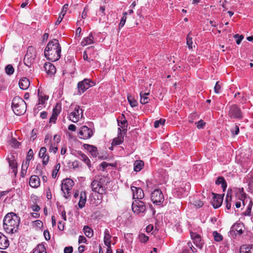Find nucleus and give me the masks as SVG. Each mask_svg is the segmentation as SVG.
I'll list each match as a JSON object with an SVG mask.
<instances>
[{"label":"nucleus","instance_id":"864d4df0","mask_svg":"<svg viewBox=\"0 0 253 253\" xmlns=\"http://www.w3.org/2000/svg\"><path fill=\"white\" fill-rule=\"evenodd\" d=\"M231 132L232 134L237 135L239 132V127L237 126H235L234 127L231 128Z\"/></svg>","mask_w":253,"mask_h":253},{"label":"nucleus","instance_id":"a18cd8bd","mask_svg":"<svg viewBox=\"0 0 253 253\" xmlns=\"http://www.w3.org/2000/svg\"><path fill=\"white\" fill-rule=\"evenodd\" d=\"M105 6H100L98 11H97V14L99 16L103 17L105 15Z\"/></svg>","mask_w":253,"mask_h":253},{"label":"nucleus","instance_id":"4c0bfd02","mask_svg":"<svg viewBox=\"0 0 253 253\" xmlns=\"http://www.w3.org/2000/svg\"><path fill=\"white\" fill-rule=\"evenodd\" d=\"M86 49H89V52H87V54L91 58V60H93V58L95 57V54L96 51L94 50V47L93 46H90L86 48Z\"/></svg>","mask_w":253,"mask_h":253},{"label":"nucleus","instance_id":"e2e57ef3","mask_svg":"<svg viewBox=\"0 0 253 253\" xmlns=\"http://www.w3.org/2000/svg\"><path fill=\"white\" fill-rule=\"evenodd\" d=\"M50 139H51V136L49 135H46L45 136L44 142L45 143H46L47 145L50 143Z\"/></svg>","mask_w":253,"mask_h":253},{"label":"nucleus","instance_id":"5fc2aeb1","mask_svg":"<svg viewBox=\"0 0 253 253\" xmlns=\"http://www.w3.org/2000/svg\"><path fill=\"white\" fill-rule=\"evenodd\" d=\"M220 85L219 84V82H217L214 87V90L215 93H219L220 92Z\"/></svg>","mask_w":253,"mask_h":253},{"label":"nucleus","instance_id":"680f3d73","mask_svg":"<svg viewBox=\"0 0 253 253\" xmlns=\"http://www.w3.org/2000/svg\"><path fill=\"white\" fill-rule=\"evenodd\" d=\"M47 99V98H46V96H44V97H42V96H39V104H42L44 103V101L45 100Z\"/></svg>","mask_w":253,"mask_h":253},{"label":"nucleus","instance_id":"6ab92c4d","mask_svg":"<svg viewBox=\"0 0 253 253\" xmlns=\"http://www.w3.org/2000/svg\"><path fill=\"white\" fill-rule=\"evenodd\" d=\"M29 184L33 188L38 187L40 184L39 177L37 175L31 176L29 180Z\"/></svg>","mask_w":253,"mask_h":253},{"label":"nucleus","instance_id":"a878e982","mask_svg":"<svg viewBox=\"0 0 253 253\" xmlns=\"http://www.w3.org/2000/svg\"><path fill=\"white\" fill-rule=\"evenodd\" d=\"M111 236L108 229H106L104 231V242L106 246L111 245Z\"/></svg>","mask_w":253,"mask_h":253},{"label":"nucleus","instance_id":"39448f33","mask_svg":"<svg viewBox=\"0 0 253 253\" xmlns=\"http://www.w3.org/2000/svg\"><path fill=\"white\" fill-rule=\"evenodd\" d=\"M36 57V50L33 46H29L27 48V53L24 58V62L25 65L28 67L31 66L34 63Z\"/></svg>","mask_w":253,"mask_h":253},{"label":"nucleus","instance_id":"9b49d317","mask_svg":"<svg viewBox=\"0 0 253 253\" xmlns=\"http://www.w3.org/2000/svg\"><path fill=\"white\" fill-rule=\"evenodd\" d=\"M92 135L93 131L92 129L86 126H82L79 132V137L81 139H89L92 136Z\"/></svg>","mask_w":253,"mask_h":253},{"label":"nucleus","instance_id":"bf43d9fd","mask_svg":"<svg viewBox=\"0 0 253 253\" xmlns=\"http://www.w3.org/2000/svg\"><path fill=\"white\" fill-rule=\"evenodd\" d=\"M11 143L13 146H14L15 147H18L20 145V143L18 141H17V140L15 139H12L11 140Z\"/></svg>","mask_w":253,"mask_h":253},{"label":"nucleus","instance_id":"cd10ccee","mask_svg":"<svg viewBox=\"0 0 253 253\" xmlns=\"http://www.w3.org/2000/svg\"><path fill=\"white\" fill-rule=\"evenodd\" d=\"M215 184L216 185H221V187L223 189V191H224L227 187V183L226 182L223 176H219L217 178V180L215 181Z\"/></svg>","mask_w":253,"mask_h":253},{"label":"nucleus","instance_id":"6e6d98bb","mask_svg":"<svg viewBox=\"0 0 253 253\" xmlns=\"http://www.w3.org/2000/svg\"><path fill=\"white\" fill-rule=\"evenodd\" d=\"M248 185L251 188H253V175H251L249 178H248Z\"/></svg>","mask_w":253,"mask_h":253},{"label":"nucleus","instance_id":"4be33fe9","mask_svg":"<svg viewBox=\"0 0 253 253\" xmlns=\"http://www.w3.org/2000/svg\"><path fill=\"white\" fill-rule=\"evenodd\" d=\"M86 201V195L84 191L81 192L80 195V201L78 203V206L80 209H82L85 206Z\"/></svg>","mask_w":253,"mask_h":253},{"label":"nucleus","instance_id":"72a5a7b5","mask_svg":"<svg viewBox=\"0 0 253 253\" xmlns=\"http://www.w3.org/2000/svg\"><path fill=\"white\" fill-rule=\"evenodd\" d=\"M144 163L142 161H136L134 163V170L135 171H140L143 168Z\"/></svg>","mask_w":253,"mask_h":253},{"label":"nucleus","instance_id":"2eb2a0df","mask_svg":"<svg viewBox=\"0 0 253 253\" xmlns=\"http://www.w3.org/2000/svg\"><path fill=\"white\" fill-rule=\"evenodd\" d=\"M212 194L213 195V197L211 204L214 209H217L221 205L223 197L221 195L215 194L213 193H212Z\"/></svg>","mask_w":253,"mask_h":253},{"label":"nucleus","instance_id":"69168bd1","mask_svg":"<svg viewBox=\"0 0 253 253\" xmlns=\"http://www.w3.org/2000/svg\"><path fill=\"white\" fill-rule=\"evenodd\" d=\"M64 16H62L61 14H59L58 18L57 19V20L55 22V25H59L61 23V22L62 21Z\"/></svg>","mask_w":253,"mask_h":253},{"label":"nucleus","instance_id":"393cba45","mask_svg":"<svg viewBox=\"0 0 253 253\" xmlns=\"http://www.w3.org/2000/svg\"><path fill=\"white\" fill-rule=\"evenodd\" d=\"M192 238L193 240L194 243L196 246L200 249L202 248V243H201V237L196 234H191Z\"/></svg>","mask_w":253,"mask_h":253},{"label":"nucleus","instance_id":"7ed1b4c3","mask_svg":"<svg viewBox=\"0 0 253 253\" xmlns=\"http://www.w3.org/2000/svg\"><path fill=\"white\" fill-rule=\"evenodd\" d=\"M12 108L16 115L23 114L26 109V104L24 100L20 97H15L12 102Z\"/></svg>","mask_w":253,"mask_h":253},{"label":"nucleus","instance_id":"dca6fc26","mask_svg":"<svg viewBox=\"0 0 253 253\" xmlns=\"http://www.w3.org/2000/svg\"><path fill=\"white\" fill-rule=\"evenodd\" d=\"M46 148L45 147H42L40 150L39 156L41 158H42V164L44 165H46L49 161V157L46 154Z\"/></svg>","mask_w":253,"mask_h":253},{"label":"nucleus","instance_id":"0e129e2a","mask_svg":"<svg viewBox=\"0 0 253 253\" xmlns=\"http://www.w3.org/2000/svg\"><path fill=\"white\" fill-rule=\"evenodd\" d=\"M86 238L84 236H79V241H78L79 244H81L82 243H84L86 242Z\"/></svg>","mask_w":253,"mask_h":253},{"label":"nucleus","instance_id":"412c9836","mask_svg":"<svg viewBox=\"0 0 253 253\" xmlns=\"http://www.w3.org/2000/svg\"><path fill=\"white\" fill-rule=\"evenodd\" d=\"M118 130L120 131V133L118 135V136L117 137L115 138L112 142V146H116L118 145H119L124 141V136L123 134L121 133V129L119 127L118 128Z\"/></svg>","mask_w":253,"mask_h":253},{"label":"nucleus","instance_id":"bb28decb","mask_svg":"<svg viewBox=\"0 0 253 253\" xmlns=\"http://www.w3.org/2000/svg\"><path fill=\"white\" fill-rule=\"evenodd\" d=\"M150 94L149 92H143V91H141L140 92V103L142 104H145L148 103L150 99L147 96Z\"/></svg>","mask_w":253,"mask_h":253},{"label":"nucleus","instance_id":"f03ea898","mask_svg":"<svg viewBox=\"0 0 253 253\" xmlns=\"http://www.w3.org/2000/svg\"><path fill=\"white\" fill-rule=\"evenodd\" d=\"M19 223L20 218L15 213H8L3 220V229L7 233L13 234L17 232Z\"/></svg>","mask_w":253,"mask_h":253},{"label":"nucleus","instance_id":"37998d69","mask_svg":"<svg viewBox=\"0 0 253 253\" xmlns=\"http://www.w3.org/2000/svg\"><path fill=\"white\" fill-rule=\"evenodd\" d=\"M186 43L188 45L189 49L192 48V44H193V42H192V39L191 37H190L189 34L187 36L186 39Z\"/></svg>","mask_w":253,"mask_h":253},{"label":"nucleus","instance_id":"aec40b11","mask_svg":"<svg viewBox=\"0 0 253 253\" xmlns=\"http://www.w3.org/2000/svg\"><path fill=\"white\" fill-rule=\"evenodd\" d=\"M30 81L26 78H21L19 82V85L22 89H27L30 85Z\"/></svg>","mask_w":253,"mask_h":253},{"label":"nucleus","instance_id":"b1692460","mask_svg":"<svg viewBox=\"0 0 253 253\" xmlns=\"http://www.w3.org/2000/svg\"><path fill=\"white\" fill-rule=\"evenodd\" d=\"M94 42V38L93 37L92 34L90 33L89 36L86 38H84L82 42H81V44L83 46H86L88 44L93 43Z\"/></svg>","mask_w":253,"mask_h":253},{"label":"nucleus","instance_id":"338daca9","mask_svg":"<svg viewBox=\"0 0 253 253\" xmlns=\"http://www.w3.org/2000/svg\"><path fill=\"white\" fill-rule=\"evenodd\" d=\"M251 208H252V205L251 204H250L248 206V209L247 210V211L245 212L244 213V214L245 215H249L250 214V213L251 212Z\"/></svg>","mask_w":253,"mask_h":253},{"label":"nucleus","instance_id":"c03bdc74","mask_svg":"<svg viewBox=\"0 0 253 253\" xmlns=\"http://www.w3.org/2000/svg\"><path fill=\"white\" fill-rule=\"evenodd\" d=\"M127 13L126 12H125L123 13L124 15H123V17L122 18L119 24L120 28H122L124 26V25L126 23V15L127 14Z\"/></svg>","mask_w":253,"mask_h":253},{"label":"nucleus","instance_id":"c9c22d12","mask_svg":"<svg viewBox=\"0 0 253 253\" xmlns=\"http://www.w3.org/2000/svg\"><path fill=\"white\" fill-rule=\"evenodd\" d=\"M84 231L85 236L88 238H90L93 236V231L88 226H84Z\"/></svg>","mask_w":253,"mask_h":253},{"label":"nucleus","instance_id":"473e14b6","mask_svg":"<svg viewBox=\"0 0 253 253\" xmlns=\"http://www.w3.org/2000/svg\"><path fill=\"white\" fill-rule=\"evenodd\" d=\"M33 253H46L44 246L42 244L38 245L34 250Z\"/></svg>","mask_w":253,"mask_h":253},{"label":"nucleus","instance_id":"4468645a","mask_svg":"<svg viewBox=\"0 0 253 253\" xmlns=\"http://www.w3.org/2000/svg\"><path fill=\"white\" fill-rule=\"evenodd\" d=\"M131 189L133 193V198L136 200L142 199L144 197L143 191L140 188L131 186Z\"/></svg>","mask_w":253,"mask_h":253},{"label":"nucleus","instance_id":"79ce46f5","mask_svg":"<svg viewBox=\"0 0 253 253\" xmlns=\"http://www.w3.org/2000/svg\"><path fill=\"white\" fill-rule=\"evenodd\" d=\"M165 123V119H160L159 120L156 121L154 122V127L155 128H158L160 126V125H164Z\"/></svg>","mask_w":253,"mask_h":253},{"label":"nucleus","instance_id":"13d9d810","mask_svg":"<svg viewBox=\"0 0 253 253\" xmlns=\"http://www.w3.org/2000/svg\"><path fill=\"white\" fill-rule=\"evenodd\" d=\"M205 123L202 120H200L197 123V127L199 129L203 128L204 126L205 125Z\"/></svg>","mask_w":253,"mask_h":253},{"label":"nucleus","instance_id":"f704fd0d","mask_svg":"<svg viewBox=\"0 0 253 253\" xmlns=\"http://www.w3.org/2000/svg\"><path fill=\"white\" fill-rule=\"evenodd\" d=\"M7 160L9 167L13 169V171L15 172L17 169V163L14 159H11L8 158Z\"/></svg>","mask_w":253,"mask_h":253},{"label":"nucleus","instance_id":"4d7b16f0","mask_svg":"<svg viewBox=\"0 0 253 253\" xmlns=\"http://www.w3.org/2000/svg\"><path fill=\"white\" fill-rule=\"evenodd\" d=\"M73 251V247L71 246L66 247L64 248V253H72Z\"/></svg>","mask_w":253,"mask_h":253},{"label":"nucleus","instance_id":"a19ab883","mask_svg":"<svg viewBox=\"0 0 253 253\" xmlns=\"http://www.w3.org/2000/svg\"><path fill=\"white\" fill-rule=\"evenodd\" d=\"M212 234L214 237V239L216 241L219 242L222 240L223 237L222 235L216 231H214Z\"/></svg>","mask_w":253,"mask_h":253},{"label":"nucleus","instance_id":"8fccbe9b","mask_svg":"<svg viewBox=\"0 0 253 253\" xmlns=\"http://www.w3.org/2000/svg\"><path fill=\"white\" fill-rule=\"evenodd\" d=\"M60 168V164H57L55 165V169L52 171V177L55 178L56 177V174L58 170H59Z\"/></svg>","mask_w":253,"mask_h":253},{"label":"nucleus","instance_id":"ddd939ff","mask_svg":"<svg viewBox=\"0 0 253 253\" xmlns=\"http://www.w3.org/2000/svg\"><path fill=\"white\" fill-rule=\"evenodd\" d=\"M244 224L241 223H236L231 228L230 233L232 235H241L243 232Z\"/></svg>","mask_w":253,"mask_h":253},{"label":"nucleus","instance_id":"9d476101","mask_svg":"<svg viewBox=\"0 0 253 253\" xmlns=\"http://www.w3.org/2000/svg\"><path fill=\"white\" fill-rule=\"evenodd\" d=\"M151 198L153 203L156 205H160L164 200L163 194L159 189H156L152 192Z\"/></svg>","mask_w":253,"mask_h":253},{"label":"nucleus","instance_id":"e433bc0d","mask_svg":"<svg viewBox=\"0 0 253 253\" xmlns=\"http://www.w3.org/2000/svg\"><path fill=\"white\" fill-rule=\"evenodd\" d=\"M128 101L132 107H135L137 105V101L130 95L127 96Z\"/></svg>","mask_w":253,"mask_h":253},{"label":"nucleus","instance_id":"1a4fd4ad","mask_svg":"<svg viewBox=\"0 0 253 253\" xmlns=\"http://www.w3.org/2000/svg\"><path fill=\"white\" fill-rule=\"evenodd\" d=\"M94 85V83L89 79H84L83 81L79 82L78 84V93L81 94Z\"/></svg>","mask_w":253,"mask_h":253},{"label":"nucleus","instance_id":"49530a36","mask_svg":"<svg viewBox=\"0 0 253 253\" xmlns=\"http://www.w3.org/2000/svg\"><path fill=\"white\" fill-rule=\"evenodd\" d=\"M87 52H89V49H85L84 52L83 58L84 60H86L88 62H90L91 58H90V56L88 57L89 55L87 54Z\"/></svg>","mask_w":253,"mask_h":253},{"label":"nucleus","instance_id":"f3484780","mask_svg":"<svg viewBox=\"0 0 253 253\" xmlns=\"http://www.w3.org/2000/svg\"><path fill=\"white\" fill-rule=\"evenodd\" d=\"M9 241L7 238L0 232V249H5L9 246Z\"/></svg>","mask_w":253,"mask_h":253},{"label":"nucleus","instance_id":"ea45409f","mask_svg":"<svg viewBox=\"0 0 253 253\" xmlns=\"http://www.w3.org/2000/svg\"><path fill=\"white\" fill-rule=\"evenodd\" d=\"M5 72L7 74L10 75H12L14 71V69L11 65H8L5 68Z\"/></svg>","mask_w":253,"mask_h":253},{"label":"nucleus","instance_id":"58836bf2","mask_svg":"<svg viewBox=\"0 0 253 253\" xmlns=\"http://www.w3.org/2000/svg\"><path fill=\"white\" fill-rule=\"evenodd\" d=\"M58 150L57 145L55 142H52L50 144L49 151V152H53V153H56Z\"/></svg>","mask_w":253,"mask_h":253},{"label":"nucleus","instance_id":"052dcab7","mask_svg":"<svg viewBox=\"0 0 253 253\" xmlns=\"http://www.w3.org/2000/svg\"><path fill=\"white\" fill-rule=\"evenodd\" d=\"M194 205L196 207L199 208L203 206V203L201 201H196L194 202Z\"/></svg>","mask_w":253,"mask_h":253},{"label":"nucleus","instance_id":"6e6552de","mask_svg":"<svg viewBox=\"0 0 253 253\" xmlns=\"http://www.w3.org/2000/svg\"><path fill=\"white\" fill-rule=\"evenodd\" d=\"M228 115L231 119H241L243 118L242 113L240 109L235 104L229 106Z\"/></svg>","mask_w":253,"mask_h":253},{"label":"nucleus","instance_id":"f257e3e1","mask_svg":"<svg viewBox=\"0 0 253 253\" xmlns=\"http://www.w3.org/2000/svg\"><path fill=\"white\" fill-rule=\"evenodd\" d=\"M61 48L59 42L56 39L50 41L44 49V55L49 61H57L61 56Z\"/></svg>","mask_w":253,"mask_h":253},{"label":"nucleus","instance_id":"0eeeda50","mask_svg":"<svg viewBox=\"0 0 253 253\" xmlns=\"http://www.w3.org/2000/svg\"><path fill=\"white\" fill-rule=\"evenodd\" d=\"M83 117V110L80 109L79 106L76 105L74 111L70 113L69 119L71 121L74 123H77L80 119H82Z\"/></svg>","mask_w":253,"mask_h":253},{"label":"nucleus","instance_id":"774afa93","mask_svg":"<svg viewBox=\"0 0 253 253\" xmlns=\"http://www.w3.org/2000/svg\"><path fill=\"white\" fill-rule=\"evenodd\" d=\"M46 198L48 200L51 199L52 198V195H51V193L50 190L49 188H48L46 189Z\"/></svg>","mask_w":253,"mask_h":253},{"label":"nucleus","instance_id":"a211bd4d","mask_svg":"<svg viewBox=\"0 0 253 253\" xmlns=\"http://www.w3.org/2000/svg\"><path fill=\"white\" fill-rule=\"evenodd\" d=\"M44 68L47 74L53 75L56 73L55 66L49 62H46L44 65Z\"/></svg>","mask_w":253,"mask_h":253},{"label":"nucleus","instance_id":"7c9ffc66","mask_svg":"<svg viewBox=\"0 0 253 253\" xmlns=\"http://www.w3.org/2000/svg\"><path fill=\"white\" fill-rule=\"evenodd\" d=\"M231 200V190H228L225 199L226 207L228 210H229L231 208V204L230 202Z\"/></svg>","mask_w":253,"mask_h":253},{"label":"nucleus","instance_id":"de8ad7c7","mask_svg":"<svg viewBox=\"0 0 253 253\" xmlns=\"http://www.w3.org/2000/svg\"><path fill=\"white\" fill-rule=\"evenodd\" d=\"M139 240L141 242L145 243L148 240L149 238L148 236H146L144 234H140L139 235Z\"/></svg>","mask_w":253,"mask_h":253},{"label":"nucleus","instance_id":"f8f14e48","mask_svg":"<svg viewBox=\"0 0 253 253\" xmlns=\"http://www.w3.org/2000/svg\"><path fill=\"white\" fill-rule=\"evenodd\" d=\"M73 181L70 179L64 180L61 187V190L65 194V197L67 198L70 196V190L73 185Z\"/></svg>","mask_w":253,"mask_h":253},{"label":"nucleus","instance_id":"603ef678","mask_svg":"<svg viewBox=\"0 0 253 253\" xmlns=\"http://www.w3.org/2000/svg\"><path fill=\"white\" fill-rule=\"evenodd\" d=\"M34 153L33 150L30 149L27 153V160L28 161H30L33 157Z\"/></svg>","mask_w":253,"mask_h":253},{"label":"nucleus","instance_id":"c756f323","mask_svg":"<svg viewBox=\"0 0 253 253\" xmlns=\"http://www.w3.org/2000/svg\"><path fill=\"white\" fill-rule=\"evenodd\" d=\"M78 154L79 158L83 161L87 165L88 168H90L91 167L90 161L88 157L81 152H78Z\"/></svg>","mask_w":253,"mask_h":253},{"label":"nucleus","instance_id":"c85d7f7f","mask_svg":"<svg viewBox=\"0 0 253 253\" xmlns=\"http://www.w3.org/2000/svg\"><path fill=\"white\" fill-rule=\"evenodd\" d=\"M84 148L89 151L93 156L97 155V148L93 145L85 144L84 145Z\"/></svg>","mask_w":253,"mask_h":253},{"label":"nucleus","instance_id":"20e7f679","mask_svg":"<svg viewBox=\"0 0 253 253\" xmlns=\"http://www.w3.org/2000/svg\"><path fill=\"white\" fill-rule=\"evenodd\" d=\"M104 182L103 178L100 177L99 176H96L95 179L91 183L90 187L92 190L99 194H105L106 193V187L103 185Z\"/></svg>","mask_w":253,"mask_h":253},{"label":"nucleus","instance_id":"3c124183","mask_svg":"<svg viewBox=\"0 0 253 253\" xmlns=\"http://www.w3.org/2000/svg\"><path fill=\"white\" fill-rule=\"evenodd\" d=\"M68 6H69L68 4H67V3L65 4L62 7V9L61 12H60V14H61L62 16H65V15L66 14V13L67 12V9L68 8Z\"/></svg>","mask_w":253,"mask_h":253},{"label":"nucleus","instance_id":"2f4dec72","mask_svg":"<svg viewBox=\"0 0 253 253\" xmlns=\"http://www.w3.org/2000/svg\"><path fill=\"white\" fill-rule=\"evenodd\" d=\"M60 110L57 109V107H55L53 110V113L49 119L50 123H55L57 119L58 115L59 114Z\"/></svg>","mask_w":253,"mask_h":253},{"label":"nucleus","instance_id":"423d86ee","mask_svg":"<svg viewBox=\"0 0 253 253\" xmlns=\"http://www.w3.org/2000/svg\"><path fill=\"white\" fill-rule=\"evenodd\" d=\"M132 210L134 213L138 214L143 213L146 210V207L143 202L139 200H135L132 204Z\"/></svg>","mask_w":253,"mask_h":253},{"label":"nucleus","instance_id":"09e8293b","mask_svg":"<svg viewBox=\"0 0 253 253\" xmlns=\"http://www.w3.org/2000/svg\"><path fill=\"white\" fill-rule=\"evenodd\" d=\"M234 38L236 39V43L237 44H240L242 40L244 39V36L243 35H239L238 34H235L234 36Z\"/></svg>","mask_w":253,"mask_h":253},{"label":"nucleus","instance_id":"5701e85b","mask_svg":"<svg viewBox=\"0 0 253 253\" xmlns=\"http://www.w3.org/2000/svg\"><path fill=\"white\" fill-rule=\"evenodd\" d=\"M240 253H253V245H244L241 247Z\"/></svg>","mask_w":253,"mask_h":253}]
</instances>
